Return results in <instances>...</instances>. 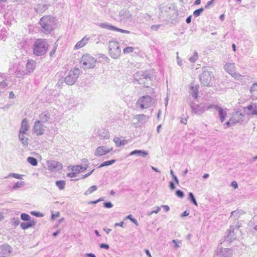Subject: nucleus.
Here are the masks:
<instances>
[{"label": "nucleus", "instance_id": "4d7b16f0", "mask_svg": "<svg viewBox=\"0 0 257 257\" xmlns=\"http://www.w3.org/2000/svg\"><path fill=\"white\" fill-rule=\"evenodd\" d=\"M176 195L180 197V198H183L184 196V194L183 193V192L180 190H178L176 191V193H175Z\"/></svg>", "mask_w": 257, "mask_h": 257}, {"label": "nucleus", "instance_id": "6ab92c4d", "mask_svg": "<svg viewBox=\"0 0 257 257\" xmlns=\"http://www.w3.org/2000/svg\"><path fill=\"white\" fill-rule=\"evenodd\" d=\"M40 120L42 123H46L49 121L51 118L50 113L48 111H45L42 112L39 115Z\"/></svg>", "mask_w": 257, "mask_h": 257}, {"label": "nucleus", "instance_id": "4c0bfd02", "mask_svg": "<svg viewBox=\"0 0 257 257\" xmlns=\"http://www.w3.org/2000/svg\"><path fill=\"white\" fill-rule=\"evenodd\" d=\"M15 73H16V76L17 78H22L24 75L28 74L27 73V72L26 71V70H19L18 69H17Z\"/></svg>", "mask_w": 257, "mask_h": 257}, {"label": "nucleus", "instance_id": "bb28decb", "mask_svg": "<svg viewBox=\"0 0 257 257\" xmlns=\"http://www.w3.org/2000/svg\"><path fill=\"white\" fill-rule=\"evenodd\" d=\"M135 155H138L140 156H142V157H146L148 155V152L146 151L140 150H135L130 154V156H133Z\"/></svg>", "mask_w": 257, "mask_h": 257}, {"label": "nucleus", "instance_id": "680f3d73", "mask_svg": "<svg viewBox=\"0 0 257 257\" xmlns=\"http://www.w3.org/2000/svg\"><path fill=\"white\" fill-rule=\"evenodd\" d=\"M161 25H152L151 27V29L152 30V31H157L160 27Z\"/></svg>", "mask_w": 257, "mask_h": 257}, {"label": "nucleus", "instance_id": "4be33fe9", "mask_svg": "<svg viewBox=\"0 0 257 257\" xmlns=\"http://www.w3.org/2000/svg\"><path fill=\"white\" fill-rule=\"evenodd\" d=\"M244 117V115L242 114L241 112L239 111H236L234 112L232 117V120L235 123L240 122V121L242 120Z\"/></svg>", "mask_w": 257, "mask_h": 257}, {"label": "nucleus", "instance_id": "603ef678", "mask_svg": "<svg viewBox=\"0 0 257 257\" xmlns=\"http://www.w3.org/2000/svg\"><path fill=\"white\" fill-rule=\"evenodd\" d=\"M11 223L13 225L18 226L20 223V220L18 218H14L11 220Z\"/></svg>", "mask_w": 257, "mask_h": 257}, {"label": "nucleus", "instance_id": "6e6552de", "mask_svg": "<svg viewBox=\"0 0 257 257\" xmlns=\"http://www.w3.org/2000/svg\"><path fill=\"white\" fill-rule=\"evenodd\" d=\"M119 18L123 22H131L133 20V15L127 10L123 9L119 13Z\"/></svg>", "mask_w": 257, "mask_h": 257}, {"label": "nucleus", "instance_id": "2f4dec72", "mask_svg": "<svg viewBox=\"0 0 257 257\" xmlns=\"http://www.w3.org/2000/svg\"><path fill=\"white\" fill-rule=\"evenodd\" d=\"M135 118L137 119L139 122L143 123L148 120L149 117L146 115L141 114L136 115Z\"/></svg>", "mask_w": 257, "mask_h": 257}, {"label": "nucleus", "instance_id": "49530a36", "mask_svg": "<svg viewBox=\"0 0 257 257\" xmlns=\"http://www.w3.org/2000/svg\"><path fill=\"white\" fill-rule=\"evenodd\" d=\"M22 177H23L22 175L13 173H10L7 178L14 177V178L18 179H22Z\"/></svg>", "mask_w": 257, "mask_h": 257}, {"label": "nucleus", "instance_id": "a211bd4d", "mask_svg": "<svg viewBox=\"0 0 257 257\" xmlns=\"http://www.w3.org/2000/svg\"><path fill=\"white\" fill-rule=\"evenodd\" d=\"M190 105L192 109V112L195 114L200 115L204 111L203 107L198 104H196L192 102L190 104Z\"/></svg>", "mask_w": 257, "mask_h": 257}, {"label": "nucleus", "instance_id": "a878e982", "mask_svg": "<svg viewBox=\"0 0 257 257\" xmlns=\"http://www.w3.org/2000/svg\"><path fill=\"white\" fill-rule=\"evenodd\" d=\"M98 26L103 29H105L108 30L116 31V27L108 24V23H101L98 24Z\"/></svg>", "mask_w": 257, "mask_h": 257}, {"label": "nucleus", "instance_id": "69168bd1", "mask_svg": "<svg viewBox=\"0 0 257 257\" xmlns=\"http://www.w3.org/2000/svg\"><path fill=\"white\" fill-rule=\"evenodd\" d=\"M214 1L215 0H211L208 1L205 6V9H208L211 5H212L213 4Z\"/></svg>", "mask_w": 257, "mask_h": 257}, {"label": "nucleus", "instance_id": "20e7f679", "mask_svg": "<svg viewBox=\"0 0 257 257\" xmlns=\"http://www.w3.org/2000/svg\"><path fill=\"white\" fill-rule=\"evenodd\" d=\"M96 60L88 54H84L80 60V64L84 68L91 69L95 67Z\"/></svg>", "mask_w": 257, "mask_h": 257}, {"label": "nucleus", "instance_id": "3c124183", "mask_svg": "<svg viewBox=\"0 0 257 257\" xmlns=\"http://www.w3.org/2000/svg\"><path fill=\"white\" fill-rule=\"evenodd\" d=\"M134 50V48L133 47H126L123 49V52L124 54H128L133 52Z\"/></svg>", "mask_w": 257, "mask_h": 257}, {"label": "nucleus", "instance_id": "052dcab7", "mask_svg": "<svg viewBox=\"0 0 257 257\" xmlns=\"http://www.w3.org/2000/svg\"><path fill=\"white\" fill-rule=\"evenodd\" d=\"M104 38V36L102 35H99L97 37V39H95L97 44L101 42Z\"/></svg>", "mask_w": 257, "mask_h": 257}, {"label": "nucleus", "instance_id": "0eeeda50", "mask_svg": "<svg viewBox=\"0 0 257 257\" xmlns=\"http://www.w3.org/2000/svg\"><path fill=\"white\" fill-rule=\"evenodd\" d=\"M136 104L142 109L149 108L153 104L152 98L149 95L143 96L137 100Z\"/></svg>", "mask_w": 257, "mask_h": 257}, {"label": "nucleus", "instance_id": "774afa93", "mask_svg": "<svg viewBox=\"0 0 257 257\" xmlns=\"http://www.w3.org/2000/svg\"><path fill=\"white\" fill-rule=\"evenodd\" d=\"M232 118H231L229 121H227L225 123V124L226 125L227 127H229L231 125V124H234L235 123L233 122V121H231Z\"/></svg>", "mask_w": 257, "mask_h": 257}, {"label": "nucleus", "instance_id": "b1692460", "mask_svg": "<svg viewBox=\"0 0 257 257\" xmlns=\"http://www.w3.org/2000/svg\"><path fill=\"white\" fill-rule=\"evenodd\" d=\"M224 69L230 75L235 71V67L234 63H226L224 66Z\"/></svg>", "mask_w": 257, "mask_h": 257}, {"label": "nucleus", "instance_id": "338daca9", "mask_svg": "<svg viewBox=\"0 0 257 257\" xmlns=\"http://www.w3.org/2000/svg\"><path fill=\"white\" fill-rule=\"evenodd\" d=\"M56 47H57V46L54 45L53 49L51 51V52L50 53V56L51 57H52L54 55L55 52H56Z\"/></svg>", "mask_w": 257, "mask_h": 257}, {"label": "nucleus", "instance_id": "412c9836", "mask_svg": "<svg viewBox=\"0 0 257 257\" xmlns=\"http://www.w3.org/2000/svg\"><path fill=\"white\" fill-rule=\"evenodd\" d=\"M199 85L191 83L190 86L189 93L195 99L197 98Z\"/></svg>", "mask_w": 257, "mask_h": 257}, {"label": "nucleus", "instance_id": "37998d69", "mask_svg": "<svg viewBox=\"0 0 257 257\" xmlns=\"http://www.w3.org/2000/svg\"><path fill=\"white\" fill-rule=\"evenodd\" d=\"M21 218L24 221H30L31 220V216L27 213H22L21 214Z\"/></svg>", "mask_w": 257, "mask_h": 257}, {"label": "nucleus", "instance_id": "393cba45", "mask_svg": "<svg viewBox=\"0 0 257 257\" xmlns=\"http://www.w3.org/2000/svg\"><path fill=\"white\" fill-rule=\"evenodd\" d=\"M35 224H36V222L34 220H32L29 221V222H22L21 224V227L23 229L25 230V229H28L30 227L34 226L35 225Z\"/></svg>", "mask_w": 257, "mask_h": 257}, {"label": "nucleus", "instance_id": "5701e85b", "mask_svg": "<svg viewBox=\"0 0 257 257\" xmlns=\"http://www.w3.org/2000/svg\"><path fill=\"white\" fill-rule=\"evenodd\" d=\"M30 126L28 121L26 118H24L22 122L21 126L19 133L21 134H25L29 129Z\"/></svg>", "mask_w": 257, "mask_h": 257}, {"label": "nucleus", "instance_id": "f704fd0d", "mask_svg": "<svg viewBox=\"0 0 257 257\" xmlns=\"http://www.w3.org/2000/svg\"><path fill=\"white\" fill-rule=\"evenodd\" d=\"M25 134H21L19 133V139L22 143L25 146H27L28 145V138L24 136Z\"/></svg>", "mask_w": 257, "mask_h": 257}, {"label": "nucleus", "instance_id": "2eb2a0df", "mask_svg": "<svg viewBox=\"0 0 257 257\" xmlns=\"http://www.w3.org/2000/svg\"><path fill=\"white\" fill-rule=\"evenodd\" d=\"M113 149L112 148H108L105 146H99L97 147L95 150L94 155L96 157L101 156L107 153H109Z\"/></svg>", "mask_w": 257, "mask_h": 257}, {"label": "nucleus", "instance_id": "4468645a", "mask_svg": "<svg viewBox=\"0 0 257 257\" xmlns=\"http://www.w3.org/2000/svg\"><path fill=\"white\" fill-rule=\"evenodd\" d=\"M46 163L49 169L51 171H59L62 169V164L60 162L49 160Z\"/></svg>", "mask_w": 257, "mask_h": 257}, {"label": "nucleus", "instance_id": "58836bf2", "mask_svg": "<svg viewBox=\"0 0 257 257\" xmlns=\"http://www.w3.org/2000/svg\"><path fill=\"white\" fill-rule=\"evenodd\" d=\"M250 91L252 96H257V83L253 84L250 89Z\"/></svg>", "mask_w": 257, "mask_h": 257}, {"label": "nucleus", "instance_id": "39448f33", "mask_svg": "<svg viewBox=\"0 0 257 257\" xmlns=\"http://www.w3.org/2000/svg\"><path fill=\"white\" fill-rule=\"evenodd\" d=\"M108 47V51L111 57L114 59L118 58L121 53L118 42L115 40L109 41Z\"/></svg>", "mask_w": 257, "mask_h": 257}, {"label": "nucleus", "instance_id": "1a4fd4ad", "mask_svg": "<svg viewBox=\"0 0 257 257\" xmlns=\"http://www.w3.org/2000/svg\"><path fill=\"white\" fill-rule=\"evenodd\" d=\"M211 80V72L210 71L205 70L201 73L200 76V80L202 84L204 86H209Z\"/></svg>", "mask_w": 257, "mask_h": 257}, {"label": "nucleus", "instance_id": "8fccbe9b", "mask_svg": "<svg viewBox=\"0 0 257 257\" xmlns=\"http://www.w3.org/2000/svg\"><path fill=\"white\" fill-rule=\"evenodd\" d=\"M126 218L129 219L132 222H133L136 226L139 225V223L138 221L134 218H133V215L131 214L128 215Z\"/></svg>", "mask_w": 257, "mask_h": 257}, {"label": "nucleus", "instance_id": "a18cd8bd", "mask_svg": "<svg viewBox=\"0 0 257 257\" xmlns=\"http://www.w3.org/2000/svg\"><path fill=\"white\" fill-rule=\"evenodd\" d=\"M198 59V55L197 52L195 51L192 56L189 58L190 62L194 63Z\"/></svg>", "mask_w": 257, "mask_h": 257}, {"label": "nucleus", "instance_id": "a19ab883", "mask_svg": "<svg viewBox=\"0 0 257 257\" xmlns=\"http://www.w3.org/2000/svg\"><path fill=\"white\" fill-rule=\"evenodd\" d=\"M56 185L60 189L63 190L65 186V182L63 180L57 181Z\"/></svg>", "mask_w": 257, "mask_h": 257}, {"label": "nucleus", "instance_id": "de8ad7c7", "mask_svg": "<svg viewBox=\"0 0 257 257\" xmlns=\"http://www.w3.org/2000/svg\"><path fill=\"white\" fill-rule=\"evenodd\" d=\"M203 11L204 9L203 8L195 10L193 12L194 16L195 17L199 16L201 13L203 12Z\"/></svg>", "mask_w": 257, "mask_h": 257}, {"label": "nucleus", "instance_id": "ddd939ff", "mask_svg": "<svg viewBox=\"0 0 257 257\" xmlns=\"http://www.w3.org/2000/svg\"><path fill=\"white\" fill-rule=\"evenodd\" d=\"M12 251V247L8 244L0 246V257H8Z\"/></svg>", "mask_w": 257, "mask_h": 257}, {"label": "nucleus", "instance_id": "09e8293b", "mask_svg": "<svg viewBox=\"0 0 257 257\" xmlns=\"http://www.w3.org/2000/svg\"><path fill=\"white\" fill-rule=\"evenodd\" d=\"M25 182L24 181H18L13 186V189H17L18 188L23 186Z\"/></svg>", "mask_w": 257, "mask_h": 257}, {"label": "nucleus", "instance_id": "bf43d9fd", "mask_svg": "<svg viewBox=\"0 0 257 257\" xmlns=\"http://www.w3.org/2000/svg\"><path fill=\"white\" fill-rule=\"evenodd\" d=\"M103 206L105 208H110L112 207L113 204L110 202H106L103 203Z\"/></svg>", "mask_w": 257, "mask_h": 257}, {"label": "nucleus", "instance_id": "6e6d98bb", "mask_svg": "<svg viewBox=\"0 0 257 257\" xmlns=\"http://www.w3.org/2000/svg\"><path fill=\"white\" fill-rule=\"evenodd\" d=\"M172 242L174 243V246L176 248L180 247V244H181V241L179 240L174 239Z\"/></svg>", "mask_w": 257, "mask_h": 257}, {"label": "nucleus", "instance_id": "864d4df0", "mask_svg": "<svg viewBox=\"0 0 257 257\" xmlns=\"http://www.w3.org/2000/svg\"><path fill=\"white\" fill-rule=\"evenodd\" d=\"M234 78L239 80L241 79L242 75L238 73H236L235 71L231 75Z\"/></svg>", "mask_w": 257, "mask_h": 257}, {"label": "nucleus", "instance_id": "72a5a7b5", "mask_svg": "<svg viewBox=\"0 0 257 257\" xmlns=\"http://www.w3.org/2000/svg\"><path fill=\"white\" fill-rule=\"evenodd\" d=\"M250 226L253 227L254 229L257 231V215H255L249 222Z\"/></svg>", "mask_w": 257, "mask_h": 257}, {"label": "nucleus", "instance_id": "9b49d317", "mask_svg": "<svg viewBox=\"0 0 257 257\" xmlns=\"http://www.w3.org/2000/svg\"><path fill=\"white\" fill-rule=\"evenodd\" d=\"M211 108H214L216 110L218 111L219 117L221 122L225 120L227 115V112L224 109H223L222 107L216 105H210L207 106L206 109L208 110Z\"/></svg>", "mask_w": 257, "mask_h": 257}, {"label": "nucleus", "instance_id": "ea45409f", "mask_svg": "<svg viewBox=\"0 0 257 257\" xmlns=\"http://www.w3.org/2000/svg\"><path fill=\"white\" fill-rule=\"evenodd\" d=\"M115 162V160H109V161H106L104 162L101 164H100V165L98 166V168H102V167H104V166H109V165H112Z\"/></svg>", "mask_w": 257, "mask_h": 257}, {"label": "nucleus", "instance_id": "c85d7f7f", "mask_svg": "<svg viewBox=\"0 0 257 257\" xmlns=\"http://www.w3.org/2000/svg\"><path fill=\"white\" fill-rule=\"evenodd\" d=\"M234 234V228L230 227L228 234L225 236V239L230 242H232L235 239V238L233 237Z\"/></svg>", "mask_w": 257, "mask_h": 257}, {"label": "nucleus", "instance_id": "0e129e2a", "mask_svg": "<svg viewBox=\"0 0 257 257\" xmlns=\"http://www.w3.org/2000/svg\"><path fill=\"white\" fill-rule=\"evenodd\" d=\"M100 247L101 248H105L106 249H108L109 248V246L108 244L106 243H101L100 244Z\"/></svg>", "mask_w": 257, "mask_h": 257}, {"label": "nucleus", "instance_id": "aec40b11", "mask_svg": "<svg viewBox=\"0 0 257 257\" xmlns=\"http://www.w3.org/2000/svg\"><path fill=\"white\" fill-rule=\"evenodd\" d=\"M90 39V37H88L87 35L85 36L81 40L78 41L75 46L74 48L75 49H79L85 46Z\"/></svg>", "mask_w": 257, "mask_h": 257}, {"label": "nucleus", "instance_id": "cd10ccee", "mask_svg": "<svg viewBox=\"0 0 257 257\" xmlns=\"http://www.w3.org/2000/svg\"><path fill=\"white\" fill-rule=\"evenodd\" d=\"M88 167V165L87 164H85V166H82L81 165H76L74 166L72 168V170L73 172H75L77 173H79L80 172L86 170Z\"/></svg>", "mask_w": 257, "mask_h": 257}, {"label": "nucleus", "instance_id": "79ce46f5", "mask_svg": "<svg viewBox=\"0 0 257 257\" xmlns=\"http://www.w3.org/2000/svg\"><path fill=\"white\" fill-rule=\"evenodd\" d=\"M97 189V187L96 185H93L90 187L86 191L84 194L85 195H88L91 194L94 191H96Z\"/></svg>", "mask_w": 257, "mask_h": 257}, {"label": "nucleus", "instance_id": "dca6fc26", "mask_svg": "<svg viewBox=\"0 0 257 257\" xmlns=\"http://www.w3.org/2000/svg\"><path fill=\"white\" fill-rule=\"evenodd\" d=\"M232 253L230 248L221 247L217 254L219 257H231Z\"/></svg>", "mask_w": 257, "mask_h": 257}, {"label": "nucleus", "instance_id": "f03ea898", "mask_svg": "<svg viewBox=\"0 0 257 257\" xmlns=\"http://www.w3.org/2000/svg\"><path fill=\"white\" fill-rule=\"evenodd\" d=\"M56 21L53 17L47 15L41 18L39 23L42 27V31L45 33H49L56 26Z\"/></svg>", "mask_w": 257, "mask_h": 257}, {"label": "nucleus", "instance_id": "c9c22d12", "mask_svg": "<svg viewBox=\"0 0 257 257\" xmlns=\"http://www.w3.org/2000/svg\"><path fill=\"white\" fill-rule=\"evenodd\" d=\"M113 141L117 147L124 146L126 143L125 140L121 141L120 139L117 137L114 138L113 139Z\"/></svg>", "mask_w": 257, "mask_h": 257}, {"label": "nucleus", "instance_id": "7c9ffc66", "mask_svg": "<svg viewBox=\"0 0 257 257\" xmlns=\"http://www.w3.org/2000/svg\"><path fill=\"white\" fill-rule=\"evenodd\" d=\"M244 213V212L243 210L237 209L231 212V216L233 217L234 219H237L241 215Z\"/></svg>", "mask_w": 257, "mask_h": 257}, {"label": "nucleus", "instance_id": "13d9d810", "mask_svg": "<svg viewBox=\"0 0 257 257\" xmlns=\"http://www.w3.org/2000/svg\"><path fill=\"white\" fill-rule=\"evenodd\" d=\"M31 214L33 215H34L36 217H43L44 215L42 213L37 212V211H32Z\"/></svg>", "mask_w": 257, "mask_h": 257}, {"label": "nucleus", "instance_id": "473e14b6", "mask_svg": "<svg viewBox=\"0 0 257 257\" xmlns=\"http://www.w3.org/2000/svg\"><path fill=\"white\" fill-rule=\"evenodd\" d=\"M246 108L251 111V113L253 115H257V103H254L251 105H249L246 107Z\"/></svg>", "mask_w": 257, "mask_h": 257}, {"label": "nucleus", "instance_id": "7ed1b4c3", "mask_svg": "<svg viewBox=\"0 0 257 257\" xmlns=\"http://www.w3.org/2000/svg\"><path fill=\"white\" fill-rule=\"evenodd\" d=\"M49 44L45 39H37L33 45V53L35 55L40 56L44 55L48 49Z\"/></svg>", "mask_w": 257, "mask_h": 257}, {"label": "nucleus", "instance_id": "e2e57ef3", "mask_svg": "<svg viewBox=\"0 0 257 257\" xmlns=\"http://www.w3.org/2000/svg\"><path fill=\"white\" fill-rule=\"evenodd\" d=\"M116 31L120 32L121 33H125V34H130V31H129L124 30L121 29L117 28H116Z\"/></svg>", "mask_w": 257, "mask_h": 257}, {"label": "nucleus", "instance_id": "9d476101", "mask_svg": "<svg viewBox=\"0 0 257 257\" xmlns=\"http://www.w3.org/2000/svg\"><path fill=\"white\" fill-rule=\"evenodd\" d=\"M49 6L46 2L38 0L34 7V10L37 13L42 14L48 9Z\"/></svg>", "mask_w": 257, "mask_h": 257}, {"label": "nucleus", "instance_id": "c03bdc74", "mask_svg": "<svg viewBox=\"0 0 257 257\" xmlns=\"http://www.w3.org/2000/svg\"><path fill=\"white\" fill-rule=\"evenodd\" d=\"M189 199L190 200L191 202H192L195 205L197 206V202L196 200V199L192 192H190L189 193Z\"/></svg>", "mask_w": 257, "mask_h": 257}, {"label": "nucleus", "instance_id": "f257e3e1", "mask_svg": "<svg viewBox=\"0 0 257 257\" xmlns=\"http://www.w3.org/2000/svg\"><path fill=\"white\" fill-rule=\"evenodd\" d=\"M135 81L144 87H149L153 81L152 73L150 71H140L134 75Z\"/></svg>", "mask_w": 257, "mask_h": 257}, {"label": "nucleus", "instance_id": "5fc2aeb1", "mask_svg": "<svg viewBox=\"0 0 257 257\" xmlns=\"http://www.w3.org/2000/svg\"><path fill=\"white\" fill-rule=\"evenodd\" d=\"M156 209L147 213L148 216H151L153 213H158L161 210V207L157 206Z\"/></svg>", "mask_w": 257, "mask_h": 257}, {"label": "nucleus", "instance_id": "f3484780", "mask_svg": "<svg viewBox=\"0 0 257 257\" xmlns=\"http://www.w3.org/2000/svg\"><path fill=\"white\" fill-rule=\"evenodd\" d=\"M36 62L33 59L28 60L26 65V71L28 74L33 72L36 68Z\"/></svg>", "mask_w": 257, "mask_h": 257}, {"label": "nucleus", "instance_id": "423d86ee", "mask_svg": "<svg viewBox=\"0 0 257 257\" xmlns=\"http://www.w3.org/2000/svg\"><path fill=\"white\" fill-rule=\"evenodd\" d=\"M80 75V70L75 68L71 69L65 78V83L68 85H73L77 81Z\"/></svg>", "mask_w": 257, "mask_h": 257}, {"label": "nucleus", "instance_id": "c756f323", "mask_svg": "<svg viewBox=\"0 0 257 257\" xmlns=\"http://www.w3.org/2000/svg\"><path fill=\"white\" fill-rule=\"evenodd\" d=\"M99 136L101 139L105 140L109 138V134L107 130H103L99 131L98 133Z\"/></svg>", "mask_w": 257, "mask_h": 257}, {"label": "nucleus", "instance_id": "e433bc0d", "mask_svg": "<svg viewBox=\"0 0 257 257\" xmlns=\"http://www.w3.org/2000/svg\"><path fill=\"white\" fill-rule=\"evenodd\" d=\"M27 161L29 163L33 166H36L38 165L37 160L33 157H29L27 158Z\"/></svg>", "mask_w": 257, "mask_h": 257}, {"label": "nucleus", "instance_id": "f8f14e48", "mask_svg": "<svg viewBox=\"0 0 257 257\" xmlns=\"http://www.w3.org/2000/svg\"><path fill=\"white\" fill-rule=\"evenodd\" d=\"M34 132L38 136H41L44 134L45 126L41 121L37 120L33 126Z\"/></svg>", "mask_w": 257, "mask_h": 257}]
</instances>
